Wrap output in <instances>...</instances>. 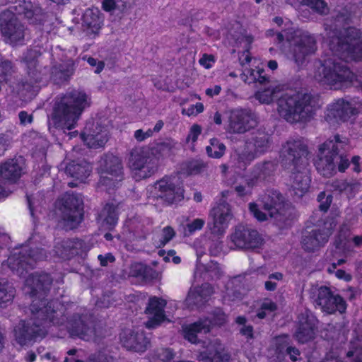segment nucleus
<instances>
[{
  "mask_svg": "<svg viewBox=\"0 0 362 362\" xmlns=\"http://www.w3.org/2000/svg\"><path fill=\"white\" fill-rule=\"evenodd\" d=\"M310 151L302 139H289L282 145V166L290 170L291 187L297 198H301L309 189L311 177L309 163Z\"/></svg>",
  "mask_w": 362,
  "mask_h": 362,
  "instance_id": "f257e3e1",
  "label": "nucleus"
},
{
  "mask_svg": "<svg viewBox=\"0 0 362 362\" xmlns=\"http://www.w3.org/2000/svg\"><path fill=\"white\" fill-rule=\"evenodd\" d=\"M332 18H334L333 24L325 23L330 50L345 61L361 59L362 31L354 28L345 30L344 33L341 30L344 24L349 23L351 13L346 9L342 8Z\"/></svg>",
  "mask_w": 362,
  "mask_h": 362,
  "instance_id": "f03ea898",
  "label": "nucleus"
},
{
  "mask_svg": "<svg viewBox=\"0 0 362 362\" xmlns=\"http://www.w3.org/2000/svg\"><path fill=\"white\" fill-rule=\"evenodd\" d=\"M58 305L57 301L45 298L33 300L30 306V319L21 320L14 328L16 341L21 346L26 345L43 338L52 324L63 323V320L51 316Z\"/></svg>",
  "mask_w": 362,
  "mask_h": 362,
  "instance_id": "7ed1b4c3",
  "label": "nucleus"
},
{
  "mask_svg": "<svg viewBox=\"0 0 362 362\" xmlns=\"http://www.w3.org/2000/svg\"><path fill=\"white\" fill-rule=\"evenodd\" d=\"M18 15L23 16L30 24L35 25H42L45 18L41 7L25 1H19L1 12L0 30L10 43L21 42L25 36V27L17 18Z\"/></svg>",
  "mask_w": 362,
  "mask_h": 362,
  "instance_id": "20e7f679",
  "label": "nucleus"
},
{
  "mask_svg": "<svg viewBox=\"0 0 362 362\" xmlns=\"http://www.w3.org/2000/svg\"><path fill=\"white\" fill-rule=\"evenodd\" d=\"M320 107L317 95L296 89L283 90L279 99V113L288 122L310 121Z\"/></svg>",
  "mask_w": 362,
  "mask_h": 362,
  "instance_id": "39448f33",
  "label": "nucleus"
},
{
  "mask_svg": "<svg viewBox=\"0 0 362 362\" xmlns=\"http://www.w3.org/2000/svg\"><path fill=\"white\" fill-rule=\"evenodd\" d=\"M89 105L84 92L76 90L68 92L56 98L52 120L57 127L71 130Z\"/></svg>",
  "mask_w": 362,
  "mask_h": 362,
  "instance_id": "423d86ee",
  "label": "nucleus"
},
{
  "mask_svg": "<svg viewBox=\"0 0 362 362\" xmlns=\"http://www.w3.org/2000/svg\"><path fill=\"white\" fill-rule=\"evenodd\" d=\"M41 240L40 234L34 232L28 240L29 245H23L13 250L7 259L8 267L13 274L19 277H25L29 270L34 269L37 262L47 258L46 250L36 245Z\"/></svg>",
  "mask_w": 362,
  "mask_h": 362,
  "instance_id": "0eeeda50",
  "label": "nucleus"
},
{
  "mask_svg": "<svg viewBox=\"0 0 362 362\" xmlns=\"http://www.w3.org/2000/svg\"><path fill=\"white\" fill-rule=\"evenodd\" d=\"M314 77L320 83L327 84L331 88L342 89L352 84L355 74L340 59H327L315 65Z\"/></svg>",
  "mask_w": 362,
  "mask_h": 362,
  "instance_id": "6e6552de",
  "label": "nucleus"
},
{
  "mask_svg": "<svg viewBox=\"0 0 362 362\" xmlns=\"http://www.w3.org/2000/svg\"><path fill=\"white\" fill-rule=\"evenodd\" d=\"M40 55L36 49L28 50L23 57L27 67V76L24 78L16 79L10 86L13 91L18 95L25 97L28 94L34 95L39 90V83L45 76L46 69H41L37 60Z\"/></svg>",
  "mask_w": 362,
  "mask_h": 362,
  "instance_id": "1a4fd4ad",
  "label": "nucleus"
},
{
  "mask_svg": "<svg viewBox=\"0 0 362 362\" xmlns=\"http://www.w3.org/2000/svg\"><path fill=\"white\" fill-rule=\"evenodd\" d=\"M347 144L348 139L339 134L320 144L314 162L317 171L325 177L333 176L337 173L335 159Z\"/></svg>",
  "mask_w": 362,
  "mask_h": 362,
  "instance_id": "9d476101",
  "label": "nucleus"
},
{
  "mask_svg": "<svg viewBox=\"0 0 362 362\" xmlns=\"http://www.w3.org/2000/svg\"><path fill=\"white\" fill-rule=\"evenodd\" d=\"M60 320H63L61 324H52L59 327H63L66 329L71 337H78L86 341L93 339L95 336V328L92 321L88 320L85 316L78 313L73 315L64 314L60 310H56L51 314Z\"/></svg>",
  "mask_w": 362,
  "mask_h": 362,
  "instance_id": "9b49d317",
  "label": "nucleus"
},
{
  "mask_svg": "<svg viewBox=\"0 0 362 362\" xmlns=\"http://www.w3.org/2000/svg\"><path fill=\"white\" fill-rule=\"evenodd\" d=\"M59 224L66 230L77 228L83 218V200L78 193L66 192L61 199Z\"/></svg>",
  "mask_w": 362,
  "mask_h": 362,
  "instance_id": "f8f14e48",
  "label": "nucleus"
},
{
  "mask_svg": "<svg viewBox=\"0 0 362 362\" xmlns=\"http://www.w3.org/2000/svg\"><path fill=\"white\" fill-rule=\"evenodd\" d=\"M129 166L136 180L146 179L157 170L158 159L149 148L136 147L130 152Z\"/></svg>",
  "mask_w": 362,
  "mask_h": 362,
  "instance_id": "ddd939ff",
  "label": "nucleus"
},
{
  "mask_svg": "<svg viewBox=\"0 0 362 362\" xmlns=\"http://www.w3.org/2000/svg\"><path fill=\"white\" fill-rule=\"evenodd\" d=\"M99 184L107 190L117 188L124 179L121 160L111 153L105 154L98 162Z\"/></svg>",
  "mask_w": 362,
  "mask_h": 362,
  "instance_id": "4468645a",
  "label": "nucleus"
},
{
  "mask_svg": "<svg viewBox=\"0 0 362 362\" xmlns=\"http://www.w3.org/2000/svg\"><path fill=\"white\" fill-rule=\"evenodd\" d=\"M290 45V53L297 66L305 64L308 57L317 49L315 37L308 33L296 31L287 36Z\"/></svg>",
  "mask_w": 362,
  "mask_h": 362,
  "instance_id": "2eb2a0df",
  "label": "nucleus"
},
{
  "mask_svg": "<svg viewBox=\"0 0 362 362\" xmlns=\"http://www.w3.org/2000/svg\"><path fill=\"white\" fill-rule=\"evenodd\" d=\"M225 130L231 134H243L258 124L256 115L250 110L234 108L226 112Z\"/></svg>",
  "mask_w": 362,
  "mask_h": 362,
  "instance_id": "dca6fc26",
  "label": "nucleus"
},
{
  "mask_svg": "<svg viewBox=\"0 0 362 362\" xmlns=\"http://www.w3.org/2000/svg\"><path fill=\"white\" fill-rule=\"evenodd\" d=\"M210 216L213 219L212 222L208 223L211 233L216 236L222 235L233 217L230 205L223 198L221 199L211 210Z\"/></svg>",
  "mask_w": 362,
  "mask_h": 362,
  "instance_id": "f3484780",
  "label": "nucleus"
},
{
  "mask_svg": "<svg viewBox=\"0 0 362 362\" xmlns=\"http://www.w3.org/2000/svg\"><path fill=\"white\" fill-rule=\"evenodd\" d=\"M314 301L323 312L329 314L337 310L342 313L346 309L344 300L339 295H334L327 286H321L317 290V297Z\"/></svg>",
  "mask_w": 362,
  "mask_h": 362,
  "instance_id": "a211bd4d",
  "label": "nucleus"
},
{
  "mask_svg": "<svg viewBox=\"0 0 362 362\" xmlns=\"http://www.w3.org/2000/svg\"><path fill=\"white\" fill-rule=\"evenodd\" d=\"M175 177H164L155 183V189L158 192L157 197L168 204L180 202L184 199V189L180 184L175 182Z\"/></svg>",
  "mask_w": 362,
  "mask_h": 362,
  "instance_id": "6ab92c4d",
  "label": "nucleus"
},
{
  "mask_svg": "<svg viewBox=\"0 0 362 362\" xmlns=\"http://www.w3.org/2000/svg\"><path fill=\"white\" fill-rule=\"evenodd\" d=\"M332 234L331 230L326 228H307L303 232L301 244L307 252H315L325 246Z\"/></svg>",
  "mask_w": 362,
  "mask_h": 362,
  "instance_id": "aec40b11",
  "label": "nucleus"
},
{
  "mask_svg": "<svg viewBox=\"0 0 362 362\" xmlns=\"http://www.w3.org/2000/svg\"><path fill=\"white\" fill-rule=\"evenodd\" d=\"M232 242L240 249H255L262 243V238L259 233L245 226H238L230 236Z\"/></svg>",
  "mask_w": 362,
  "mask_h": 362,
  "instance_id": "412c9836",
  "label": "nucleus"
},
{
  "mask_svg": "<svg viewBox=\"0 0 362 362\" xmlns=\"http://www.w3.org/2000/svg\"><path fill=\"white\" fill-rule=\"evenodd\" d=\"M357 113V109L349 102L339 99L327 107L325 118L327 122L334 124L346 122Z\"/></svg>",
  "mask_w": 362,
  "mask_h": 362,
  "instance_id": "4be33fe9",
  "label": "nucleus"
},
{
  "mask_svg": "<svg viewBox=\"0 0 362 362\" xmlns=\"http://www.w3.org/2000/svg\"><path fill=\"white\" fill-rule=\"evenodd\" d=\"M277 166V163L274 160H263L257 163L248 175L249 184L257 185L261 182L269 180L274 175Z\"/></svg>",
  "mask_w": 362,
  "mask_h": 362,
  "instance_id": "5701e85b",
  "label": "nucleus"
},
{
  "mask_svg": "<svg viewBox=\"0 0 362 362\" xmlns=\"http://www.w3.org/2000/svg\"><path fill=\"white\" fill-rule=\"evenodd\" d=\"M120 341L127 349L136 352H144L149 343L143 331L132 329L123 330L120 334Z\"/></svg>",
  "mask_w": 362,
  "mask_h": 362,
  "instance_id": "b1692460",
  "label": "nucleus"
},
{
  "mask_svg": "<svg viewBox=\"0 0 362 362\" xmlns=\"http://www.w3.org/2000/svg\"><path fill=\"white\" fill-rule=\"evenodd\" d=\"M230 358V355L216 341L210 343L197 356V359L201 362H228Z\"/></svg>",
  "mask_w": 362,
  "mask_h": 362,
  "instance_id": "393cba45",
  "label": "nucleus"
},
{
  "mask_svg": "<svg viewBox=\"0 0 362 362\" xmlns=\"http://www.w3.org/2000/svg\"><path fill=\"white\" fill-rule=\"evenodd\" d=\"M23 161L21 157L11 159L0 165V180L10 183L16 182L21 176L23 170Z\"/></svg>",
  "mask_w": 362,
  "mask_h": 362,
  "instance_id": "a878e982",
  "label": "nucleus"
},
{
  "mask_svg": "<svg viewBox=\"0 0 362 362\" xmlns=\"http://www.w3.org/2000/svg\"><path fill=\"white\" fill-rule=\"evenodd\" d=\"M165 300L157 297L150 298L146 313L152 317L146 322V326L148 329H153L159 325L165 320L164 307Z\"/></svg>",
  "mask_w": 362,
  "mask_h": 362,
  "instance_id": "bb28decb",
  "label": "nucleus"
},
{
  "mask_svg": "<svg viewBox=\"0 0 362 362\" xmlns=\"http://www.w3.org/2000/svg\"><path fill=\"white\" fill-rule=\"evenodd\" d=\"M53 279L49 274L47 273H33L25 279V283L28 286L33 296L37 295L40 292L46 294L49 291Z\"/></svg>",
  "mask_w": 362,
  "mask_h": 362,
  "instance_id": "cd10ccee",
  "label": "nucleus"
},
{
  "mask_svg": "<svg viewBox=\"0 0 362 362\" xmlns=\"http://www.w3.org/2000/svg\"><path fill=\"white\" fill-rule=\"evenodd\" d=\"M247 147L256 153L258 156L264 154L270 148V135L263 130H257L253 132L251 136L245 142Z\"/></svg>",
  "mask_w": 362,
  "mask_h": 362,
  "instance_id": "c85d7f7f",
  "label": "nucleus"
},
{
  "mask_svg": "<svg viewBox=\"0 0 362 362\" xmlns=\"http://www.w3.org/2000/svg\"><path fill=\"white\" fill-rule=\"evenodd\" d=\"M102 20L98 8H88L82 16V29L88 36L95 37L101 28Z\"/></svg>",
  "mask_w": 362,
  "mask_h": 362,
  "instance_id": "c756f323",
  "label": "nucleus"
},
{
  "mask_svg": "<svg viewBox=\"0 0 362 362\" xmlns=\"http://www.w3.org/2000/svg\"><path fill=\"white\" fill-rule=\"evenodd\" d=\"M268 215L274 219V224L280 229L291 227L296 216V209L290 204L281 207L280 210L272 211Z\"/></svg>",
  "mask_w": 362,
  "mask_h": 362,
  "instance_id": "7c9ffc66",
  "label": "nucleus"
},
{
  "mask_svg": "<svg viewBox=\"0 0 362 362\" xmlns=\"http://www.w3.org/2000/svg\"><path fill=\"white\" fill-rule=\"evenodd\" d=\"M118 207L112 203H107L99 212L98 222L105 229L112 230L118 221Z\"/></svg>",
  "mask_w": 362,
  "mask_h": 362,
  "instance_id": "2f4dec72",
  "label": "nucleus"
},
{
  "mask_svg": "<svg viewBox=\"0 0 362 362\" xmlns=\"http://www.w3.org/2000/svg\"><path fill=\"white\" fill-rule=\"evenodd\" d=\"M83 245V241L79 239L63 240L55 246L56 252L63 258L70 259L80 254Z\"/></svg>",
  "mask_w": 362,
  "mask_h": 362,
  "instance_id": "473e14b6",
  "label": "nucleus"
},
{
  "mask_svg": "<svg viewBox=\"0 0 362 362\" xmlns=\"http://www.w3.org/2000/svg\"><path fill=\"white\" fill-rule=\"evenodd\" d=\"M263 209L268 214L274 210H280L281 207L285 206L288 203L285 202L284 196L276 189H267L262 197Z\"/></svg>",
  "mask_w": 362,
  "mask_h": 362,
  "instance_id": "72a5a7b5",
  "label": "nucleus"
},
{
  "mask_svg": "<svg viewBox=\"0 0 362 362\" xmlns=\"http://www.w3.org/2000/svg\"><path fill=\"white\" fill-rule=\"evenodd\" d=\"M75 70L74 62L68 59L56 64L51 69V78L55 83H61L69 79Z\"/></svg>",
  "mask_w": 362,
  "mask_h": 362,
  "instance_id": "f704fd0d",
  "label": "nucleus"
},
{
  "mask_svg": "<svg viewBox=\"0 0 362 362\" xmlns=\"http://www.w3.org/2000/svg\"><path fill=\"white\" fill-rule=\"evenodd\" d=\"M91 170L92 167L89 163L85 160H80L69 163L65 173L70 177L83 181L90 175Z\"/></svg>",
  "mask_w": 362,
  "mask_h": 362,
  "instance_id": "c9c22d12",
  "label": "nucleus"
},
{
  "mask_svg": "<svg viewBox=\"0 0 362 362\" xmlns=\"http://www.w3.org/2000/svg\"><path fill=\"white\" fill-rule=\"evenodd\" d=\"M81 137L89 148H98L103 147L107 141L106 131L100 129L98 132H88L87 129L81 134Z\"/></svg>",
  "mask_w": 362,
  "mask_h": 362,
  "instance_id": "e433bc0d",
  "label": "nucleus"
},
{
  "mask_svg": "<svg viewBox=\"0 0 362 362\" xmlns=\"http://www.w3.org/2000/svg\"><path fill=\"white\" fill-rule=\"evenodd\" d=\"M204 325L208 328V332L214 327H221L226 323L227 315L220 308H214L208 315L199 319Z\"/></svg>",
  "mask_w": 362,
  "mask_h": 362,
  "instance_id": "4c0bfd02",
  "label": "nucleus"
},
{
  "mask_svg": "<svg viewBox=\"0 0 362 362\" xmlns=\"http://www.w3.org/2000/svg\"><path fill=\"white\" fill-rule=\"evenodd\" d=\"M129 276L150 281L156 278L157 274L151 267L142 263L135 262L130 265Z\"/></svg>",
  "mask_w": 362,
  "mask_h": 362,
  "instance_id": "58836bf2",
  "label": "nucleus"
},
{
  "mask_svg": "<svg viewBox=\"0 0 362 362\" xmlns=\"http://www.w3.org/2000/svg\"><path fill=\"white\" fill-rule=\"evenodd\" d=\"M185 339L192 344H197L200 341L199 334L208 333V328L204 325L200 320L190 324L183 329Z\"/></svg>",
  "mask_w": 362,
  "mask_h": 362,
  "instance_id": "ea45409f",
  "label": "nucleus"
},
{
  "mask_svg": "<svg viewBox=\"0 0 362 362\" xmlns=\"http://www.w3.org/2000/svg\"><path fill=\"white\" fill-rule=\"evenodd\" d=\"M235 322L240 327L239 333L245 338L247 342L251 343L255 339L256 334L253 327L247 323V317L238 316Z\"/></svg>",
  "mask_w": 362,
  "mask_h": 362,
  "instance_id": "a19ab883",
  "label": "nucleus"
},
{
  "mask_svg": "<svg viewBox=\"0 0 362 362\" xmlns=\"http://www.w3.org/2000/svg\"><path fill=\"white\" fill-rule=\"evenodd\" d=\"M15 296V289L6 279H0V305L10 302Z\"/></svg>",
  "mask_w": 362,
  "mask_h": 362,
  "instance_id": "79ce46f5",
  "label": "nucleus"
},
{
  "mask_svg": "<svg viewBox=\"0 0 362 362\" xmlns=\"http://www.w3.org/2000/svg\"><path fill=\"white\" fill-rule=\"evenodd\" d=\"M283 90H280L277 88L273 89H265L263 91L258 92L256 94V98L262 103L269 104L274 100H277V105H279V99L281 95Z\"/></svg>",
  "mask_w": 362,
  "mask_h": 362,
  "instance_id": "37998d69",
  "label": "nucleus"
},
{
  "mask_svg": "<svg viewBox=\"0 0 362 362\" xmlns=\"http://www.w3.org/2000/svg\"><path fill=\"white\" fill-rule=\"evenodd\" d=\"M226 148L223 143L216 138H212L210 139V145L206 148V151L209 157L220 158L224 155Z\"/></svg>",
  "mask_w": 362,
  "mask_h": 362,
  "instance_id": "c03bdc74",
  "label": "nucleus"
},
{
  "mask_svg": "<svg viewBox=\"0 0 362 362\" xmlns=\"http://www.w3.org/2000/svg\"><path fill=\"white\" fill-rule=\"evenodd\" d=\"M316 329L317 327L298 325L294 337L299 343L305 344L314 339Z\"/></svg>",
  "mask_w": 362,
  "mask_h": 362,
  "instance_id": "a18cd8bd",
  "label": "nucleus"
},
{
  "mask_svg": "<svg viewBox=\"0 0 362 362\" xmlns=\"http://www.w3.org/2000/svg\"><path fill=\"white\" fill-rule=\"evenodd\" d=\"M205 224V221L202 218H195L190 221L189 218L187 219V223L182 226L183 227V235L185 237H188L194 234L196 231L200 230Z\"/></svg>",
  "mask_w": 362,
  "mask_h": 362,
  "instance_id": "49530a36",
  "label": "nucleus"
},
{
  "mask_svg": "<svg viewBox=\"0 0 362 362\" xmlns=\"http://www.w3.org/2000/svg\"><path fill=\"white\" fill-rule=\"evenodd\" d=\"M298 325L303 327H317V319L314 314L308 309L303 310L298 315Z\"/></svg>",
  "mask_w": 362,
  "mask_h": 362,
  "instance_id": "de8ad7c7",
  "label": "nucleus"
},
{
  "mask_svg": "<svg viewBox=\"0 0 362 362\" xmlns=\"http://www.w3.org/2000/svg\"><path fill=\"white\" fill-rule=\"evenodd\" d=\"M301 2L318 13L326 14L329 11L327 4L325 0H301Z\"/></svg>",
  "mask_w": 362,
  "mask_h": 362,
  "instance_id": "09e8293b",
  "label": "nucleus"
},
{
  "mask_svg": "<svg viewBox=\"0 0 362 362\" xmlns=\"http://www.w3.org/2000/svg\"><path fill=\"white\" fill-rule=\"evenodd\" d=\"M206 165L199 160H194L186 163L185 170L188 175H197L204 170Z\"/></svg>",
  "mask_w": 362,
  "mask_h": 362,
  "instance_id": "8fccbe9b",
  "label": "nucleus"
},
{
  "mask_svg": "<svg viewBox=\"0 0 362 362\" xmlns=\"http://www.w3.org/2000/svg\"><path fill=\"white\" fill-rule=\"evenodd\" d=\"M175 147V144L170 140L165 141L156 144V146L151 150L154 153H157L162 156H169Z\"/></svg>",
  "mask_w": 362,
  "mask_h": 362,
  "instance_id": "3c124183",
  "label": "nucleus"
},
{
  "mask_svg": "<svg viewBox=\"0 0 362 362\" xmlns=\"http://www.w3.org/2000/svg\"><path fill=\"white\" fill-rule=\"evenodd\" d=\"M258 156L252 151L250 152H243L238 155V163L239 168L246 169V168Z\"/></svg>",
  "mask_w": 362,
  "mask_h": 362,
  "instance_id": "603ef678",
  "label": "nucleus"
},
{
  "mask_svg": "<svg viewBox=\"0 0 362 362\" xmlns=\"http://www.w3.org/2000/svg\"><path fill=\"white\" fill-rule=\"evenodd\" d=\"M206 274H208L211 279H218L221 274V269L217 262L211 261L205 266Z\"/></svg>",
  "mask_w": 362,
  "mask_h": 362,
  "instance_id": "864d4df0",
  "label": "nucleus"
},
{
  "mask_svg": "<svg viewBox=\"0 0 362 362\" xmlns=\"http://www.w3.org/2000/svg\"><path fill=\"white\" fill-rule=\"evenodd\" d=\"M255 186L256 185H250L249 184V175H247L245 179V185H235L234 187V190L237 193L238 196L240 197H244L246 196L251 195L252 188Z\"/></svg>",
  "mask_w": 362,
  "mask_h": 362,
  "instance_id": "5fc2aeb1",
  "label": "nucleus"
},
{
  "mask_svg": "<svg viewBox=\"0 0 362 362\" xmlns=\"http://www.w3.org/2000/svg\"><path fill=\"white\" fill-rule=\"evenodd\" d=\"M197 293H199L197 288H195L193 291H191L187 296V300L189 305H194L197 307H201L206 301L201 295H197Z\"/></svg>",
  "mask_w": 362,
  "mask_h": 362,
  "instance_id": "6e6d98bb",
  "label": "nucleus"
},
{
  "mask_svg": "<svg viewBox=\"0 0 362 362\" xmlns=\"http://www.w3.org/2000/svg\"><path fill=\"white\" fill-rule=\"evenodd\" d=\"M175 235L174 229L170 226L165 227L162 230L160 246H164L169 243Z\"/></svg>",
  "mask_w": 362,
  "mask_h": 362,
  "instance_id": "4d7b16f0",
  "label": "nucleus"
},
{
  "mask_svg": "<svg viewBox=\"0 0 362 362\" xmlns=\"http://www.w3.org/2000/svg\"><path fill=\"white\" fill-rule=\"evenodd\" d=\"M12 72V64L9 61L0 62V81H6L7 76Z\"/></svg>",
  "mask_w": 362,
  "mask_h": 362,
  "instance_id": "13d9d810",
  "label": "nucleus"
},
{
  "mask_svg": "<svg viewBox=\"0 0 362 362\" xmlns=\"http://www.w3.org/2000/svg\"><path fill=\"white\" fill-rule=\"evenodd\" d=\"M12 141L13 139L10 132L0 134V155L4 154L11 146Z\"/></svg>",
  "mask_w": 362,
  "mask_h": 362,
  "instance_id": "bf43d9fd",
  "label": "nucleus"
},
{
  "mask_svg": "<svg viewBox=\"0 0 362 362\" xmlns=\"http://www.w3.org/2000/svg\"><path fill=\"white\" fill-rule=\"evenodd\" d=\"M198 292L197 295H201L203 298L207 302L212 293H214L213 287L211 284L205 283L202 284L201 286L197 287Z\"/></svg>",
  "mask_w": 362,
  "mask_h": 362,
  "instance_id": "052dcab7",
  "label": "nucleus"
},
{
  "mask_svg": "<svg viewBox=\"0 0 362 362\" xmlns=\"http://www.w3.org/2000/svg\"><path fill=\"white\" fill-rule=\"evenodd\" d=\"M359 187L360 184L357 181L348 182L343 193L347 195L349 198L353 197L356 192L358 191Z\"/></svg>",
  "mask_w": 362,
  "mask_h": 362,
  "instance_id": "680f3d73",
  "label": "nucleus"
},
{
  "mask_svg": "<svg viewBox=\"0 0 362 362\" xmlns=\"http://www.w3.org/2000/svg\"><path fill=\"white\" fill-rule=\"evenodd\" d=\"M249 209L250 212L253 214V216L259 221H264L267 220V214L261 211L257 204L255 203H250L249 204Z\"/></svg>",
  "mask_w": 362,
  "mask_h": 362,
  "instance_id": "e2e57ef3",
  "label": "nucleus"
},
{
  "mask_svg": "<svg viewBox=\"0 0 362 362\" xmlns=\"http://www.w3.org/2000/svg\"><path fill=\"white\" fill-rule=\"evenodd\" d=\"M348 182L344 180H333L330 187L333 192H337L339 193H343Z\"/></svg>",
  "mask_w": 362,
  "mask_h": 362,
  "instance_id": "0e129e2a",
  "label": "nucleus"
},
{
  "mask_svg": "<svg viewBox=\"0 0 362 362\" xmlns=\"http://www.w3.org/2000/svg\"><path fill=\"white\" fill-rule=\"evenodd\" d=\"M87 62L88 64L93 67L95 66V69L94 72L95 74H100L105 67V63L103 61H99L97 59H95L93 57H88L87 59Z\"/></svg>",
  "mask_w": 362,
  "mask_h": 362,
  "instance_id": "69168bd1",
  "label": "nucleus"
},
{
  "mask_svg": "<svg viewBox=\"0 0 362 362\" xmlns=\"http://www.w3.org/2000/svg\"><path fill=\"white\" fill-rule=\"evenodd\" d=\"M285 352L286 355H288L290 358V359L292 361H297L300 358V351L292 346H288L286 347Z\"/></svg>",
  "mask_w": 362,
  "mask_h": 362,
  "instance_id": "338daca9",
  "label": "nucleus"
},
{
  "mask_svg": "<svg viewBox=\"0 0 362 362\" xmlns=\"http://www.w3.org/2000/svg\"><path fill=\"white\" fill-rule=\"evenodd\" d=\"M201 132V127L198 124H193L190 129L187 139L192 140V142H195L197 140V138L200 135Z\"/></svg>",
  "mask_w": 362,
  "mask_h": 362,
  "instance_id": "774afa93",
  "label": "nucleus"
}]
</instances>
